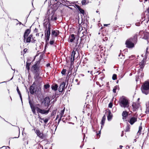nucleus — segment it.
<instances>
[{
    "mask_svg": "<svg viewBox=\"0 0 149 149\" xmlns=\"http://www.w3.org/2000/svg\"><path fill=\"white\" fill-rule=\"evenodd\" d=\"M58 86L57 84H53L51 86V88L52 90L56 91L57 90Z\"/></svg>",
    "mask_w": 149,
    "mask_h": 149,
    "instance_id": "19",
    "label": "nucleus"
},
{
    "mask_svg": "<svg viewBox=\"0 0 149 149\" xmlns=\"http://www.w3.org/2000/svg\"><path fill=\"white\" fill-rule=\"evenodd\" d=\"M48 24V22H44L43 23L44 27L45 28V29H47V27Z\"/></svg>",
    "mask_w": 149,
    "mask_h": 149,
    "instance_id": "40",
    "label": "nucleus"
},
{
    "mask_svg": "<svg viewBox=\"0 0 149 149\" xmlns=\"http://www.w3.org/2000/svg\"><path fill=\"white\" fill-rule=\"evenodd\" d=\"M66 71V70L65 69H63L61 72V73L63 75H65Z\"/></svg>",
    "mask_w": 149,
    "mask_h": 149,
    "instance_id": "44",
    "label": "nucleus"
},
{
    "mask_svg": "<svg viewBox=\"0 0 149 149\" xmlns=\"http://www.w3.org/2000/svg\"><path fill=\"white\" fill-rule=\"evenodd\" d=\"M140 106V104H136L135 103L133 102L132 105V106L133 107V111H136L139 108Z\"/></svg>",
    "mask_w": 149,
    "mask_h": 149,
    "instance_id": "14",
    "label": "nucleus"
},
{
    "mask_svg": "<svg viewBox=\"0 0 149 149\" xmlns=\"http://www.w3.org/2000/svg\"><path fill=\"white\" fill-rule=\"evenodd\" d=\"M33 35L30 34L28 36L26 37V43H30L31 42V39L33 38Z\"/></svg>",
    "mask_w": 149,
    "mask_h": 149,
    "instance_id": "16",
    "label": "nucleus"
},
{
    "mask_svg": "<svg viewBox=\"0 0 149 149\" xmlns=\"http://www.w3.org/2000/svg\"><path fill=\"white\" fill-rule=\"evenodd\" d=\"M118 102L121 107L124 108H128L129 106V102L128 100L124 96H122L120 98Z\"/></svg>",
    "mask_w": 149,
    "mask_h": 149,
    "instance_id": "2",
    "label": "nucleus"
},
{
    "mask_svg": "<svg viewBox=\"0 0 149 149\" xmlns=\"http://www.w3.org/2000/svg\"><path fill=\"white\" fill-rule=\"evenodd\" d=\"M51 32L45 29V36H50Z\"/></svg>",
    "mask_w": 149,
    "mask_h": 149,
    "instance_id": "30",
    "label": "nucleus"
},
{
    "mask_svg": "<svg viewBox=\"0 0 149 149\" xmlns=\"http://www.w3.org/2000/svg\"><path fill=\"white\" fill-rule=\"evenodd\" d=\"M108 111L107 110H106L105 113H108L107 114V120L109 121H110L111 120L113 117V115L111 113L110 110L108 109Z\"/></svg>",
    "mask_w": 149,
    "mask_h": 149,
    "instance_id": "9",
    "label": "nucleus"
},
{
    "mask_svg": "<svg viewBox=\"0 0 149 149\" xmlns=\"http://www.w3.org/2000/svg\"><path fill=\"white\" fill-rule=\"evenodd\" d=\"M56 110H53L52 113H51V116H53L55 115V114H56Z\"/></svg>",
    "mask_w": 149,
    "mask_h": 149,
    "instance_id": "47",
    "label": "nucleus"
},
{
    "mask_svg": "<svg viewBox=\"0 0 149 149\" xmlns=\"http://www.w3.org/2000/svg\"><path fill=\"white\" fill-rule=\"evenodd\" d=\"M54 42H55V41H54V40H51L49 41V43L50 45H53L54 43Z\"/></svg>",
    "mask_w": 149,
    "mask_h": 149,
    "instance_id": "49",
    "label": "nucleus"
},
{
    "mask_svg": "<svg viewBox=\"0 0 149 149\" xmlns=\"http://www.w3.org/2000/svg\"><path fill=\"white\" fill-rule=\"evenodd\" d=\"M137 40V34H135L133 37L128 39L126 41L125 44L126 47L128 48L134 47Z\"/></svg>",
    "mask_w": 149,
    "mask_h": 149,
    "instance_id": "1",
    "label": "nucleus"
},
{
    "mask_svg": "<svg viewBox=\"0 0 149 149\" xmlns=\"http://www.w3.org/2000/svg\"><path fill=\"white\" fill-rule=\"evenodd\" d=\"M70 61H71V64H70V67H71V66L72 67V64L74 63V61H72V58H70Z\"/></svg>",
    "mask_w": 149,
    "mask_h": 149,
    "instance_id": "58",
    "label": "nucleus"
},
{
    "mask_svg": "<svg viewBox=\"0 0 149 149\" xmlns=\"http://www.w3.org/2000/svg\"><path fill=\"white\" fill-rule=\"evenodd\" d=\"M72 69V66H71V67L70 68L69 70L68 71V75L70 73H71V74H69V77L70 76V75H71Z\"/></svg>",
    "mask_w": 149,
    "mask_h": 149,
    "instance_id": "41",
    "label": "nucleus"
},
{
    "mask_svg": "<svg viewBox=\"0 0 149 149\" xmlns=\"http://www.w3.org/2000/svg\"><path fill=\"white\" fill-rule=\"evenodd\" d=\"M149 36V33L146 32V33H145L144 35V36L143 37V38L145 40H148V36Z\"/></svg>",
    "mask_w": 149,
    "mask_h": 149,
    "instance_id": "26",
    "label": "nucleus"
},
{
    "mask_svg": "<svg viewBox=\"0 0 149 149\" xmlns=\"http://www.w3.org/2000/svg\"><path fill=\"white\" fill-rule=\"evenodd\" d=\"M28 99L29 100V103L30 105L34 104L33 101H31V100H30V97H29H29L28 98Z\"/></svg>",
    "mask_w": 149,
    "mask_h": 149,
    "instance_id": "39",
    "label": "nucleus"
},
{
    "mask_svg": "<svg viewBox=\"0 0 149 149\" xmlns=\"http://www.w3.org/2000/svg\"><path fill=\"white\" fill-rule=\"evenodd\" d=\"M36 94H40L41 91V87L40 86L37 87L36 88Z\"/></svg>",
    "mask_w": 149,
    "mask_h": 149,
    "instance_id": "32",
    "label": "nucleus"
},
{
    "mask_svg": "<svg viewBox=\"0 0 149 149\" xmlns=\"http://www.w3.org/2000/svg\"><path fill=\"white\" fill-rule=\"evenodd\" d=\"M31 26L30 29H26L25 31L24 35H23V38H24V42L25 41V40H26V37H28L30 34V33L31 32Z\"/></svg>",
    "mask_w": 149,
    "mask_h": 149,
    "instance_id": "8",
    "label": "nucleus"
},
{
    "mask_svg": "<svg viewBox=\"0 0 149 149\" xmlns=\"http://www.w3.org/2000/svg\"><path fill=\"white\" fill-rule=\"evenodd\" d=\"M87 0H83L81 1V3L82 5H85L89 3V1H87Z\"/></svg>",
    "mask_w": 149,
    "mask_h": 149,
    "instance_id": "31",
    "label": "nucleus"
},
{
    "mask_svg": "<svg viewBox=\"0 0 149 149\" xmlns=\"http://www.w3.org/2000/svg\"><path fill=\"white\" fill-rule=\"evenodd\" d=\"M142 129V127L141 126H140L139 127V130L138 131H139V132H141V130Z\"/></svg>",
    "mask_w": 149,
    "mask_h": 149,
    "instance_id": "61",
    "label": "nucleus"
},
{
    "mask_svg": "<svg viewBox=\"0 0 149 149\" xmlns=\"http://www.w3.org/2000/svg\"><path fill=\"white\" fill-rule=\"evenodd\" d=\"M56 5H57V6H58V7H61L62 6V5L65 6H67L66 5H63V4L61 3L59 1H58L56 2Z\"/></svg>",
    "mask_w": 149,
    "mask_h": 149,
    "instance_id": "34",
    "label": "nucleus"
},
{
    "mask_svg": "<svg viewBox=\"0 0 149 149\" xmlns=\"http://www.w3.org/2000/svg\"><path fill=\"white\" fill-rule=\"evenodd\" d=\"M113 102H111L109 103L108 104V107L109 108H111L113 106Z\"/></svg>",
    "mask_w": 149,
    "mask_h": 149,
    "instance_id": "51",
    "label": "nucleus"
},
{
    "mask_svg": "<svg viewBox=\"0 0 149 149\" xmlns=\"http://www.w3.org/2000/svg\"><path fill=\"white\" fill-rule=\"evenodd\" d=\"M50 13L49 15H48V16L50 17L51 16V18L50 19L51 21H55L57 19V18L56 17H54V13L50 11Z\"/></svg>",
    "mask_w": 149,
    "mask_h": 149,
    "instance_id": "15",
    "label": "nucleus"
},
{
    "mask_svg": "<svg viewBox=\"0 0 149 149\" xmlns=\"http://www.w3.org/2000/svg\"><path fill=\"white\" fill-rule=\"evenodd\" d=\"M50 9H48V10L47 12V14L46 15V17H47V19L48 21V22H50V17L48 16V13L49 14L50 13Z\"/></svg>",
    "mask_w": 149,
    "mask_h": 149,
    "instance_id": "27",
    "label": "nucleus"
},
{
    "mask_svg": "<svg viewBox=\"0 0 149 149\" xmlns=\"http://www.w3.org/2000/svg\"><path fill=\"white\" fill-rule=\"evenodd\" d=\"M76 54V51H75L74 50H73L72 52L71 58H72V60L73 61L74 60L75 55Z\"/></svg>",
    "mask_w": 149,
    "mask_h": 149,
    "instance_id": "24",
    "label": "nucleus"
},
{
    "mask_svg": "<svg viewBox=\"0 0 149 149\" xmlns=\"http://www.w3.org/2000/svg\"><path fill=\"white\" fill-rule=\"evenodd\" d=\"M64 111H65V109H63L61 111V113H60V114H63L64 112Z\"/></svg>",
    "mask_w": 149,
    "mask_h": 149,
    "instance_id": "63",
    "label": "nucleus"
},
{
    "mask_svg": "<svg viewBox=\"0 0 149 149\" xmlns=\"http://www.w3.org/2000/svg\"><path fill=\"white\" fill-rule=\"evenodd\" d=\"M36 88L35 86H30L29 89L31 94L33 95L34 94H36Z\"/></svg>",
    "mask_w": 149,
    "mask_h": 149,
    "instance_id": "7",
    "label": "nucleus"
},
{
    "mask_svg": "<svg viewBox=\"0 0 149 149\" xmlns=\"http://www.w3.org/2000/svg\"><path fill=\"white\" fill-rule=\"evenodd\" d=\"M70 61H71V64H70V67H71V66L72 67V64L74 63V61H72V58H70Z\"/></svg>",
    "mask_w": 149,
    "mask_h": 149,
    "instance_id": "59",
    "label": "nucleus"
},
{
    "mask_svg": "<svg viewBox=\"0 0 149 149\" xmlns=\"http://www.w3.org/2000/svg\"><path fill=\"white\" fill-rule=\"evenodd\" d=\"M26 68L28 72H29L30 70V64H29V62H26Z\"/></svg>",
    "mask_w": 149,
    "mask_h": 149,
    "instance_id": "28",
    "label": "nucleus"
},
{
    "mask_svg": "<svg viewBox=\"0 0 149 149\" xmlns=\"http://www.w3.org/2000/svg\"><path fill=\"white\" fill-rule=\"evenodd\" d=\"M112 79L113 80H115L117 79V75L116 74H113V75Z\"/></svg>",
    "mask_w": 149,
    "mask_h": 149,
    "instance_id": "45",
    "label": "nucleus"
},
{
    "mask_svg": "<svg viewBox=\"0 0 149 149\" xmlns=\"http://www.w3.org/2000/svg\"><path fill=\"white\" fill-rule=\"evenodd\" d=\"M144 66H145V64L141 63L140 65V68L139 69H141V70H143V69L144 68Z\"/></svg>",
    "mask_w": 149,
    "mask_h": 149,
    "instance_id": "42",
    "label": "nucleus"
},
{
    "mask_svg": "<svg viewBox=\"0 0 149 149\" xmlns=\"http://www.w3.org/2000/svg\"><path fill=\"white\" fill-rule=\"evenodd\" d=\"M71 38H69V40H70L69 41L70 42H72L74 41L75 39V35L74 34H71Z\"/></svg>",
    "mask_w": 149,
    "mask_h": 149,
    "instance_id": "23",
    "label": "nucleus"
},
{
    "mask_svg": "<svg viewBox=\"0 0 149 149\" xmlns=\"http://www.w3.org/2000/svg\"><path fill=\"white\" fill-rule=\"evenodd\" d=\"M106 116L105 114L104 115L103 117H102V119L101 120V128H102L103 126H104V124L105 123V120H106Z\"/></svg>",
    "mask_w": 149,
    "mask_h": 149,
    "instance_id": "18",
    "label": "nucleus"
},
{
    "mask_svg": "<svg viewBox=\"0 0 149 149\" xmlns=\"http://www.w3.org/2000/svg\"><path fill=\"white\" fill-rule=\"evenodd\" d=\"M143 70L139 69L138 71V77H142L143 76L144 74L142 72Z\"/></svg>",
    "mask_w": 149,
    "mask_h": 149,
    "instance_id": "21",
    "label": "nucleus"
},
{
    "mask_svg": "<svg viewBox=\"0 0 149 149\" xmlns=\"http://www.w3.org/2000/svg\"><path fill=\"white\" fill-rule=\"evenodd\" d=\"M58 91L60 93H62L64 91L63 89H61V88H60V87L58 88Z\"/></svg>",
    "mask_w": 149,
    "mask_h": 149,
    "instance_id": "50",
    "label": "nucleus"
},
{
    "mask_svg": "<svg viewBox=\"0 0 149 149\" xmlns=\"http://www.w3.org/2000/svg\"><path fill=\"white\" fill-rule=\"evenodd\" d=\"M60 95V94L57 91L55 92V95H54V98H55L56 97V95Z\"/></svg>",
    "mask_w": 149,
    "mask_h": 149,
    "instance_id": "53",
    "label": "nucleus"
},
{
    "mask_svg": "<svg viewBox=\"0 0 149 149\" xmlns=\"http://www.w3.org/2000/svg\"><path fill=\"white\" fill-rule=\"evenodd\" d=\"M50 85L48 84H46L44 85V89H47L49 88Z\"/></svg>",
    "mask_w": 149,
    "mask_h": 149,
    "instance_id": "36",
    "label": "nucleus"
},
{
    "mask_svg": "<svg viewBox=\"0 0 149 149\" xmlns=\"http://www.w3.org/2000/svg\"><path fill=\"white\" fill-rule=\"evenodd\" d=\"M141 90L142 93L147 95L149 93V81H146L141 85Z\"/></svg>",
    "mask_w": 149,
    "mask_h": 149,
    "instance_id": "3",
    "label": "nucleus"
},
{
    "mask_svg": "<svg viewBox=\"0 0 149 149\" xmlns=\"http://www.w3.org/2000/svg\"><path fill=\"white\" fill-rule=\"evenodd\" d=\"M40 60H39L38 61L35 62V63L34 65H36V66H39L38 65L40 63Z\"/></svg>",
    "mask_w": 149,
    "mask_h": 149,
    "instance_id": "48",
    "label": "nucleus"
},
{
    "mask_svg": "<svg viewBox=\"0 0 149 149\" xmlns=\"http://www.w3.org/2000/svg\"><path fill=\"white\" fill-rule=\"evenodd\" d=\"M31 39H32V40L31 41V42L32 43H35L36 42V40L34 39L33 37V38H32Z\"/></svg>",
    "mask_w": 149,
    "mask_h": 149,
    "instance_id": "57",
    "label": "nucleus"
},
{
    "mask_svg": "<svg viewBox=\"0 0 149 149\" xmlns=\"http://www.w3.org/2000/svg\"><path fill=\"white\" fill-rule=\"evenodd\" d=\"M122 116L123 119V120L125 119L128 116L127 112L126 111H123L122 113Z\"/></svg>",
    "mask_w": 149,
    "mask_h": 149,
    "instance_id": "17",
    "label": "nucleus"
},
{
    "mask_svg": "<svg viewBox=\"0 0 149 149\" xmlns=\"http://www.w3.org/2000/svg\"><path fill=\"white\" fill-rule=\"evenodd\" d=\"M130 125L129 124H128L126 127L125 131V132H128L130 131Z\"/></svg>",
    "mask_w": 149,
    "mask_h": 149,
    "instance_id": "38",
    "label": "nucleus"
},
{
    "mask_svg": "<svg viewBox=\"0 0 149 149\" xmlns=\"http://www.w3.org/2000/svg\"><path fill=\"white\" fill-rule=\"evenodd\" d=\"M84 137L83 138V140H84ZM84 145V141H83L82 142V145H81L80 146V147L81 148H82V147Z\"/></svg>",
    "mask_w": 149,
    "mask_h": 149,
    "instance_id": "56",
    "label": "nucleus"
},
{
    "mask_svg": "<svg viewBox=\"0 0 149 149\" xmlns=\"http://www.w3.org/2000/svg\"><path fill=\"white\" fill-rule=\"evenodd\" d=\"M48 27H51V24L50 22H48Z\"/></svg>",
    "mask_w": 149,
    "mask_h": 149,
    "instance_id": "64",
    "label": "nucleus"
},
{
    "mask_svg": "<svg viewBox=\"0 0 149 149\" xmlns=\"http://www.w3.org/2000/svg\"><path fill=\"white\" fill-rule=\"evenodd\" d=\"M78 11H79L80 13L82 14L83 15L85 14L84 10L81 8Z\"/></svg>",
    "mask_w": 149,
    "mask_h": 149,
    "instance_id": "37",
    "label": "nucleus"
},
{
    "mask_svg": "<svg viewBox=\"0 0 149 149\" xmlns=\"http://www.w3.org/2000/svg\"><path fill=\"white\" fill-rule=\"evenodd\" d=\"M78 47L80 49L83 47V44L82 42V40L81 39L78 45Z\"/></svg>",
    "mask_w": 149,
    "mask_h": 149,
    "instance_id": "33",
    "label": "nucleus"
},
{
    "mask_svg": "<svg viewBox=\"0 0 149 149\" xmlns=\"http://www.w3.org/2000/svg\"><path fill=\"white\" fill-rule=\"evenodd\" d=\"M148 47H147L146 49V53H145V57L146 58V59L147 58V56H148Z\"/></svg>",
    "mask_w": 149,
    "mask_h": 149,
    "instance_id": "43",
    "label": "nucleus"
},
{
    "mask_svg": "<svg viewBox=\"0 0 149 149\" xmlns=\"http://www.w3.org/2000/svg\"><path fill=\"white\" fill-rule=\"evenodd\" d=\"M49 118H46L44 120V122L45 123H46L49 120Z\"/></svg>",
    "mask_w": 149,
    "mask_h": 149,
    "instance_id": "52",
    "label": "nucleus"
},
{
    "mask_svg": "<svg viewBox=\"0 0 149 149\" xmlns=\"http://www.w3.org/2000/svg\"><path fill=\"white\" fill-rule=\"evenodd\" d=\"M141 132H139V131H138V132L137 133V136H136V139H137L139 138V135H140L141 134Z\"/></svg>",
    "mask_w": 149,
    "mask_h": 149,
    "instance_id": "54",
    "label": "nucleus"
},
{
    "mask_svg": "<svg viewBox=\"0 0 149 149\" xmlns=\"http://www.w3.org/2000/svg\"><path fill=\"white\" fill-rule=\"evenodd\" d=\"M37 111L38 113H40L42 114H47V111L45 109H42L40 108L36 107Z\"/></svg>",
    "mask_w": 149,
    "mask_h": 149,
    "instance_id": "11",
    "label": "nucleus"
},
{
    "mask_svg": "<svg viewBox=\"0 0 149 149\" xmlns=\"http://www.w3.org/2000/svg\"><path fill=\"white\" fill-rule=\"evenodd\" d=\"M137 117H131L130 118L129 121H128L130 123L131 125H133L135 122L137 121Z\"/></svg>",
    "mask_w": 149,
    "mask_h": 149,
    "instance_id": "12",
    "label": "nucleus"
},
{
    "mask_svg": "<svg viewBox=\"0 0 149 149\" xmlns=\"http://www.w3.org/2000/svg\"><path fill=\"white\" fill-rule=\"evenodd\" d=\"M17 91L19 96V97L20 98V100L21 101L22 103V104H23V102H22V96L21 93V92L20 91H19V89L18 87V86L17 87Z\"/></svg>",
    "mask_w": 149,
    "mask_h": 149,
    "instance_id": "22",
    "label": "nucleus"
},
{
    "mask_svg": "<svg viewBox=\"0 0 149 149\" xmlns=\"http://www.w3.org/2000/svg\"><path fill=\"white\" fill-rule=\"evenodd\" d=\"M40 70L39 66H36V65H33L31 68V70L33 73L38 72Z\"/></svg>",
    "mask_w": 149,
    "mask_h": 149,
    "instance_id": "6",
    "label": "nucleus"
},
{
    "mask_svg": "<svg viewBox=\"0 0 149 149\" xmlns=\"http://www.w3.org/2000/svg\"><path fill=\"white\" fill-rule=\"evenodd\" d=\"M74 7L77 8L78 10L81 8L79 6L76 4L75 5Z\"/></svg>",
    "mask_w": 149,
    "mask_h": 149,
    "instance_id": "46",
    "label": "nucleus"
},
{
    "mask_svg": "<svg viewBox=\"0 0 149 149\" xmlns=\"http://www.w3.org/2000/svg\"><path fill=\"white\" fill-rule=\"evenodd\" d=\"M118 88H119V86L116 85V86H115L113 88V92L114 93H116V90Z\"/></svg>",
    "mask_w": 149,
    "mask_h": 149,
    "instance_id": "35",
    "label": "nucleus"
},
{
    "mask_svg": "<svg viewBox=\"0 0 149 149\" xmlns=\"http://www.w3.org/2000/svg\"><path fill=\"white\" fill-rule=\"evenodd\" d=\"M37 135L40 139H45V136L43 133L40 132L39 130H36L35 132Z\"/></svg>",
    "mask_w": 149,
    "mask_h": 149,
    "instance_id": "10",
    "label": "nucleus"
},
{
    "mask_svg": "<svg viewBox=\"0 0 149 149\" xmlns=\"http://www.w3.org/2000/svg\"><path fill=\"white\" fill-rule=\"evenodd\" d=\"M66 85V82H62L60 84L59 86L61 88V89L64 90L65 86Z\"/></svg>",
    "mask_w": 149,
    "mask_h": 149,
    "instance_id": "25",
    "label": "nucleus"
},
{
    "mask_svg": "<svg viewBox=\"0 0 149 149\" xmlns=\"http://www.w3.org/2000/svg\"><path fill=\"white\" fill-rule=\"evenodd\" d=\"M34 74V78L35 79H38L39 74L38 72L33 73Z\"/></svg>",
    "mask_w": 149,
    "mask_h": 149,
    "instance_id": "29",
    "label": "nucleus"
},
{
    "mask_svg": "<svg viewBox=\"0 0 149 149\" xmlns=\"http://www.w3.org/2000/svg\"><path fill=\"white\" fill-rule=\"evenodd\" d=\"M135 25L137 26H139L140 25V23L139 22L136 23L135 24Z\"/></svg>",
    "mask_w": 149,
    "mask_h": 149,
    "instance_id": "62",
    "label": "nucleus"
},
{
    "mask_svg": "<svg viewBox=\"0 0 149 149\" xmlns=\"http://www.w3.org/2000/svg\"><path fill=\"white\" fill-rule=\"evenodd\" d=\"M30 107L33 114L35 115H36V106L34 105V104L30 105Z\"/></svg>",
    "mask_w": 149,
    "mask_h": 149,
    "instance_id": "20",
    "label": "nucleus"
},
{
    "mask_svg": "<svg viewBox=\"0 0 149 149\" xmlns=\"http://www.w3.org/2000/svg\"><path fill=\"white\" fill-rule=\"evenodd\" d=\"M59 33L60 32L58 30H52V31L51 35L52 36H54L55 37H56L59 35Z\"/></svg>",
    "mask_w": 149,
    "mask_h": 149,
    "instance_id": "13",
    "label": "nucleus"
},
{
    "mask_svg": "<svg viewBox=\"0 0 149 149\" xmlns=\"http://www.w3.org/2000/svg\"><path fill=\"white\" fill-rule=\"evenodd\" d=\"M51 27H48L47 28V29H45L47 31H50L51 32Z\"/></svg>",
    "mask_w": 149,
    "mask_h": 149,
    "instance_id": "60",
    "label": "nucleus"
},
{
    "mask_svg": "<svg viewBox=\"0 0 149 149\" xmlns=\"http://www.w3.org/2000/svg\"><path fill=\"white\" fill-rule=\"evenodd\" d=\"M51 100L49 97L47 96L45 97L43 100V101L42 102V103H44V105L45 106H47L48 107L50 105V103Z\"/></svg>",
    "mask_w": 149,
    "mask_h": 149,
    "instance_id": "4",
    "label": "nucleus"
},
{
    "mask_svg": "<svg viewBox=\"0 0 149 149\" xmlns=\"http://www.w3.org/2000/svg\"><path fill=\"white\" fill-rule=\"evenodd\" d=\"M54 1V0H50V1L51 3L50 5H52L53 8H52L51 9H50L51 10V12H52L53 13H55L56 11L58 9V6H57V5L56 3H54L53 5H52V3H51L52 2Z\"/></svg>",
    "mask_w": 149,
    "mask_h": 149,
    "instance_id": "5",
    "label": "nucleus"
},
{
    "mask_svg": "<svg viewBox=\"0 0 149 149\" xmlns=\"http://www.w3.org/2000/svg\"><path fill=\"white\" fill-rule=\"evenodd\" d=\"M45 40H49L50 36H45Z\"/></svg>",
    "mask_w": 149,
    "mask_h": 149,
    "instance_id": "55",
    "label": "nucleus"
}]
</instances>
